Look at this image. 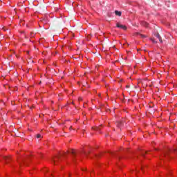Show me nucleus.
Segmentation results:
<instances>
[{
	"mask_svg": "<svg viewBox=\"0 0 177 177\" xmlns=\"http://www.w3.org/2000/svg\"><path fill=\"white\" fill-rule=\"evenodd\" d=\"M67 154H72L73 156H75V151L74 149H69L67 152H64L63 153H60L57 156L54 157L53 159V162H54L55 165H57V162L62 160V157L63 156H67Z\"/></svg>",
	"mask_w": 177,
	"mask_h": 177,
	"instance_id": "nucleus-1",
	"label": "nucleus"
},
{
	"mask_svg": "<svg viewBox=\"0 0 177 177\" xmlns=\"http://www.w3.org/2000/svg\"><path fill=\"white\" fill-rule=\"evenodd\" d=\"M116 27H118V28H120L121 30H127V27L124 25H122L118 22L116 24Z\"/></svg>",
	"mask_w": 177,
	"mask_h": 177,
	"instance_id": "nucleus-2",
	"label": "nucleus"
},
{
	"mask_svg": "<svg viewBox=\"0 0 177 177\" xmlns=\"http://www.w3.org/2000/svg\"><path fill=\"white\" fill-rule=\"evenodd\" d=\"M142 24L145 26V27H149V24L146 21H142Z\"/></svg>",
	"mask_w": 177,
	"mask_h": 177,
	"instance_id": "nucleus-3",
	"label": "nucleus"
},
{
	"mask_svg": "<svg viewBox=\"0 0 177 177\" xmlns=\"http://www.w3.org/2000/svg\"><path fill=\"white\" fill-rule=\"evenodd\" d=\"M156 37L159 39V41H160V42H162V40L161 39V36H160L159 34H157V35H156Z\"/></svg>",
	"mask_w": 177,
	"mask_h": 177,
	"instance_id": "nucleus-4",
	"label": "nucleus"
},
{
	"mask_svg": "<svg viewBox=\"0 0 177 177\" xmlns=\"http://www.w3.org/2000/svg\"><path fill=\"white\" fill-rule=\"evenodd\" d=\"M115 14L116 15V16H121V12L120 11H115Z\"/></svg>",
	"mask_w": 177,
	"mask_h": 177,
	"instance_id": "nucleus-5",
	"label": "nucleus"
},
{
	"mask_svg": "<svg viewBox=\"0 0 177 177\" xmlns=\"http://www.w3.org/2000/svg\"><path fill=\"white\" fill-rule=\"evenodd\" d=\"M92 129H94V131H99V127H92Z\"/></svg>",
	"mask_w": 177,
	"mask_h": 177,
	"instance_id": "nucleus-6",
	"label": "nucleus"
},
{
	"mask_svg": "<svg viewBox=\"0 0 177 177\" xmlns=\"http://www.w3.org/2000/svg\"><path fill=\"white\" fill-rule=\"evenodd\" d=\"M42 172H48V168H44L42 170H41Z\"/></svg>",
	"mask_w": 177,
	"mask_h": 177,
	"instance_id": "nucleus-7",
	"label": "nucleus"
},
{
	"mask_svg": "<svg viewBox=\"0 0 177 177\" xmlns=\"http://www.w3.org/2000/svg\"><path fill=\"white\" fill-rule=\"evenodd\" d=\"M37 139H40V138H42V136H41V134H37Z\"/></svg>",
	"mask_w": 177,
	"mask_h": 177,
	"instance_id": "nucleus-8",
	"label": "nucleus"
},
{
	"mask_svg": "<svg viewBox=\"0 0 177 177\" xmlns=\"http://www.w3.org/2000/svg\"><path fill=\"white\" fill-rule=\"evenodd\" d=\"M151 41L153 43V44H156L157 41H156V40H154V39H151Z\"/></svg>",
	"mask_w": 177,
	"mask_h": 177,
	"instance_id": "nucleus-9",
	"label": "nucleus"
},
{
	"mask_svg": "<svg viewBox=\"0 0 177 177\" xmlns=\"http://www.w3.org/2000/svg\"><path fill=\"white\" fill-rule=\"evenodd\" d=\"M30 35L31 37H34L35 34L33 32H31Z\"/></svg>",
	"mask_w": 177,
	"mask_h": 177,
	"instance_id": "nucleus-10",
	"label": "nucleus"
},
{
	"mask_svg": "<svg viewBox=\"0 0 177 177\" xmlns=\"http://www.w3.org/2000/svg\"><path fill=\"white\" fill-rule=\"evenodd\" d=\"M141 37H142V38H145V37H146V36H145L144 35H141Z\"/></svg>",
	"mask_w": 177,
	"mask_h": 177,
	"instance_id": "nucleus-11",
	"label": "nucleus"
},
{
	"mask_svg": "<svg viewBox=\"0 0 177 177\" xmlns=\"http://www.w3.org/2000/svg\"><path fill=\"white\" fill-rule=\"evenodd\" d=\"M118 127H121V124H118Z\"/></svg>",
	"mask_w": 177,
	"mask_h": 177,
	"instance_id": "nucleus-12",
	"label": "nucleus"
},
{
	"mask_svg": "<svg viewBox=\"0 0 177 177\" xmlns=\"http://www.w3.org/2000/svg\"><path fill=\"white\" fill-rule=\"evenodd\" d=\"M71 128H72V127H70V129H71Z\"/></svg>",
	"mask_w": 177,
	"mask_h": 177,
	"instance_id": "nucleus-13",
	"label": "nucleus"
},
{
	"mask_svg": "<svg viewBox=\"0 0 177 177\" xmlns=\"http://www.w3.org/2000/svg\"><path fill=\"white\" fill-rule=\"evenodd\" d=\"M82 171H85V169H82Z\"/></svg>",
	"mask_w": 177,
	"mask_h": 177,
	"instance_id": "nucleus-14",
	"label": "nucleus"
},
{
	"mask_svg": "<svg viewBox=\"0 0 177 177\" xmlns=\"http://www.w3.org/2000/svg\"><path fill=\"white\" fill-rule=\"evenodd\" d=\"M122 124V122H120V124Z\"/></svg>",
	"mask_w": 177,
	"mask_h": 177,
	"instance_id": "nucleus-15",
	"label": "nucleus"
}]
</instances>
